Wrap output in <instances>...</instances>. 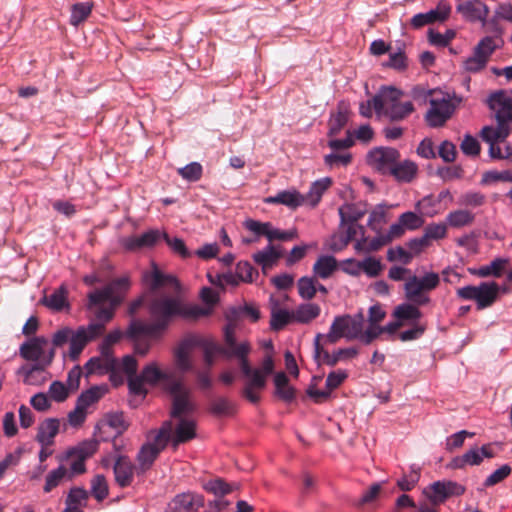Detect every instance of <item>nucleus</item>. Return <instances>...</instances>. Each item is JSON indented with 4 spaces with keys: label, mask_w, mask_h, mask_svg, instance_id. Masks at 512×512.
Here are the masks:
<instances>
[{
    "label": "nucleus",
    "mask_w": 512,
    "mask_h": 512,
    "mask_svg": "<svg viewBox=\"0 0 512 512\" xmlns=\"http://www.w3.org/2000/svg\"><path fill=\"white\" fill-rule=\"evenodd\" d=\"M142 280L152 293L148 303V311L152 322L146 323L134 320L129 326V334H148L154 338H160L175 317L184 319H198L210 313V308H203L196 304H185L179 297L161 293V290L169 289L178 291L180 284L170 274H164L155 263L149 271L142 274Z\"/></svg>",
    "instance_id": "nucleus-1"
},
{
    "label": "nucleus",
    "mask_w": 512,
    "mask_h": 512,
    "mask_svg": "<svg viewBox=\"0 0 512 512\" xmlns=\"http://www.w3.org/2000/svg\"><path fill=\"white\" fill-rule=\"evenodd\" d=\"M129 287V277L123 276L113 280L103 289L91 292L88 296V308L99 306L95 311L96 321L79 326L77 329L68 326L58 329L52 335L54 346H64L69 343L66 355L76 361L86 345L104 333L106 324L112 320L116 307L123 301Z\"/></svg>",
    "instance_id": "nucleus-2"
},
{
    "label": "nucleus",
    "mask_w": 512,
    "mask_h": 512,
    "mask_svg": "<svg viewBox=\"0 0 512 512\" xmlns=\"http://www.w3.org/2000/svg\"><path fill=\"white\" fill-rule=\"evenodd\" d=\"M487 103L494 112L497 125L484 126L480 137L486 143L503 142L512 131V98L503 91H497L489 96Z\"/></svg>",
    "instance_id": "nucleus-3"
},
{
    "label": "nucleus",
    "mask_w": 512,
    "mask_h": 512,
    "mask_svg": "<svg viewBox=\"0 0 512 512\" xmlns=\"http://www.w3.org/2000/svg\"><path fill=\"white\" fill-rule=\"evenodd\" d=\"M100 355L90 358L84 368L88 375L109 374V380L113 386L118 387L124 383L125 374L132 373L138 368V362L132 355H125L117 359L113 353L99 350Z\"/></svg>",
    "instance_id": "nucleus-4"
},
{
    "label": "nucleus",
    "mask_w": 512,
    "mask_h": 512,
    "mask_svg": "<svg viewBox=\"0 0 512 512\" xmlns=\"http://www.w3.org/2000/svg\"><path fill=\"white\" fill-rule=\"evenodd\" d=\"M403 92L393 86H383L373 97L374 111L378 116H386L391 121H401L413 111L412 102H400Z\"/></svg>",
    "instance_id": "nucleus-5"
},
{
    "label": "nucleus",
    "mask_w": 512,
    "mask_h": 512,
    "mask_svg": "<svg viewBox=\"0 0 512 512\" xmlns=\"http://www.w3.org/2000/svg\"><path fill=\"white\" fill-rule=\"evenodd\" d=\"M365 318L362 312L354 315L336 316L327 334H323L324 341L328 344H335L341 338L348 341L356 340L364 328Z\"/></svg>",
    "instance_id": "nucleus-6"
},
{
    "label": "nucleus",
    "mask_w": 512,
    "mask_h": 512,
    "mask_svg": "<svg viewBox=\"0 0 512 512\" xmlns=\"http://www.w3.org/2000/svg\"><path fill=\"white\" fill-rule=\"evenodd\" d=\"M137 368L132 373H126L129 392L145 397L148 393L146 385L156 386L160 381L168 380V374L161 370L156 362L145 365L139 374Z\"/></svg>",
    "instance_id": "nucleus-7"
},
{
    "label": "nucleus",
    "mask_w": 512,
    "mask_h": 512,
    "mask_svg": "<svg viewBox=\"0 0 512 512\" xmlns=\"http://www.w3.org/2000/svg\"><path fill=\"white\" fill-rule=\"evenodd\" d=\"M440 284V276L435 272L425 273L418 277L413 275L404 285L405 297L416 305H425L430 302L428 292L436 289Z\"/></svg>",
    "instance_id": "nucleus-8"
},
{
    "label": "nucleus",
    "mask_w": 512,
    "mask_h": 512,
    "mask_svg": "<svg viewBox=\"0 0 512 512\" xmlns=\"http://www.w3.org/2000/svg\"><path fill=\"white\" fill-rule=\"evenodd\" d=\"M170 432L171 421H166L155 435L154 441L152 443H146L141 447L137 454V473H144L150 469L159 453L166 447L167 443L169 442Z\"/></svg>",
    "instance_id": "nucleus-9"
},
{
    "label": "nucleus",
    "mask_w": 512,
    "mask_h": 512,
    "mask_svg": "<svg viewBox=\"0 0 512 512\" xmlns=\"http://www.w3.org/2000/svg\"><path fill=\"white\" fill-rule=\"evenodd\" d=\"M430 108L425 115V120L430 127L443 126L455 111L456 104L453 103L449 93L442 90L436 91L429 99Z\"/></svg>",
    "instance_id": "nucleus-10"
},
{
    "label": "nucleus",
    "mask_w": 512,
    "mask_h": 512,
    "mask_svg": "<svg viewBox=\"0 0 512 512\" xmlns=\"http://www.w3.org/2000/svg\"><path fill=\"white\" fill-rule=\"evenodd\" d=\"M49 347L47 338L43 336L33 337L24 342L19 348L20 356L27 361H34L41 366H49L55 357V348Z\"/></svg>",
    "instance_id": "nucleus-11"
},
{
    "label": "nucleus",
    "mask_w": 512,
    "mask_h": 512,
    "mask_svg": "<svg viewBox=\"0 0 512 512\" xmlns=\"http://www.w3.org/2000/svg\"><path fill=\"white\" fill-rule=\"evenodd\" d=\"M500 291L499 285L492 282H482L478 286H464L457 290V296L464 300H474L477 309L490 307L497 299Z\"/></svg>",
    "instance_id": "nucleus-12"
},
{
    "label": "nucleus",
    "mask_w": 512,
    "mask_h": 512,
    "mask_svg": "<svg viewBox=\"0 0 512 512\" xmlns=\"http://www.w3.org/2000/svg\"><path fill=\"white\" fill-rule=\"evenodd\" d=\"M166 390L172 396L171 416L173 418H187L194 412L196 406L192 400L191 392L180 381H171Z\"/></svg>",
    "instance_id": "nucleus-13"
},
{
    "label": "nucleus",
    "mask_w": 512,
    "mask_h": 512,
    "mask_svg": "<svg viewBox=\"0 0 512 512\" xmlns=\"http://www.w3.org/2000/svg\"><path fill=\"white\" fill-rule=\"evenodd\" d=\"M98 450V441L85 440L67 450L65 458L70 460L69 473L74 475L83 474L86 471L85 462Z\"/></svg>",
    "instance_id": "nucleus-14"
},
{
    "label": "nucleus",
    "mask_w": 512,
    "mask_h": 512,
    "mask_svg": "<svg viewBox=\"0 0 512 512\" xmlns=\"http://www.w3.org/2000/svg\"><path fill=\"white\" fill-rule=\"evenodd\" d=\"M240 370L245 377V384L242 390V395L249 402L256 404L260 401V393L265 389L267 379L264 375L254 368L249 363H243Z\"/></svg>",
    "instance_id": "nucleus-15"
},
{
    "label": "nucleus",
    "mask_w": 512,
    "mask_h": 512,
    "mask_svg": "<svg viewBox=\"0 0 512 512\" xmlns=\"http://www.w3.org/2000/svg\"><path fill=\"white\" fill-rule=\"evenodd\" d=\"M400 153L395 148L377 147L369 151L366 160L368 165L383 175H389Z\"/></svg>",
    "instance_id": "nucleus-16"
},
{
    "label": "nucleus",
    "mask_w": 512,
    "mask_h": 512,
    "mask_svg": "<svg viewBox=\"0 0 512 512\" xmlns=\"http://www.w3.org/2000/svg\"><path fill=\"white\" fill-rule=\"evenodd\" d=\"M251 351V346L248 342H237L234 335V327L228 325L224 331V346H222V355L226 358H235L242 367L243 363H249L248 355Z\"/></svg>",
    "instance_id": "nucleus-17"
},
{
    "label": "nucleus",
    "mask_w": 512,
    "mask_h": 512,
    "mask_svg": "<svg viewBox=\"0 0 512 512\" xmlns=\"http://www.w3.org/2000/svg\"><path fill=\"white\" fill-rule=\"evenodd\" d=\"M424 495L434 504H440L452 496H459L464 493V487L457 482L444 480L436 481L427 486Z\"/></svg>",
    "instance_id": "nucleus-18"
},
{
    "label": "nucleus",
    "mask_w": 512,
    "mask_h": 512,
    "mask_svg": "<svg viewBox=\"0 0 512 512\" xmlns=\"http://www.w3.org/2000/svg\"><path fill=\"white\" fill-rule=\"evenodd\" d=\"M324 340L323 334L318 333L314 338V359L318 365L326 364L328 366H335L343 358H352L358 354L355 348H342L330 354L324 350L321 345V340Z\"/></svg>",
    "instance_id": "nucleus-19"
},
{
    "label": "nucleus",
    "mask_w": 512,
    "mask_h": 512,
    "mask_svg": "<svg viewBox=\"0 0 512 512\" xmlns=\"http://www.w3.org/2000/svg\"><path fill=\"white\" fill-rule=\"evenodd\" d=\"M495 455L491 444H485L481 447H473L463 455L454 457L449 467L453 469H463L466 466L480 465L485 458H493Z\"/></svg>",
    "instance_id": "nucleus-20"
},
{
    "label": "nucleus",
    "mask_w": 512,
    "mask_h": 512,
    "mask_svg": "<svg viewBox=\"0 0 512 512\" xmlns=\"http://www.w3.org/2000/svg\"><path fill=\"white\" fill-rule=\"evenodd\" d=\"M244 226L256 235H264L269 241L281 240L287 241L297 238V230L291 229L288 231H281L274 228L269 222H259L256 220L248 219L245 221Z\"/></svg>",
    "instance_id": "nucleus-21"
},
{
    "label": "nucleus",
    "mask_w": 512,
    "mask_h": 512,
    "mask_svg": "<svg viewBox=\"0 0 512 512\" xmlns=\"http://www.w3.org/2000/svg\"><path fill=\"white\" fill-rule=\"evenodd\" d=\"M456 11L467 22H480L483 26L489 23V7L482 0H466L456 6Z\"/></svg>",
    "instance_id": "nucleus-22"
},
{
    "label": "nucleus",
    "mask_w": 512,
    "mask_h": 512,
    "mask_svg": "<svg viewBox=\"0 0 512 512\" xmlns=\"http://www.w3.org/2000/svg\"><path fill=\"white\" fill-rule=\"evenodd\" d=\"M450 13L451 5L447 1H440L435 9L414 15L411 19V26L419 29L434 22H443L448 19Z\"/></svg>",
    "instance_id": "nucleus-23"
},
{
    "label": "nucleus",
    "mask_w": 512,
    "mask_h": 512,
    "mask_svg": "<svg viewBox=\"0 0 512 512\" xmlns=\"http://www.w3.org/2000/svg\"><path fill=\"white\" fill-rule=\"evenodd\" d=\"M204 507V497L194 492L177 494L169 503L170 512H197Z\"/></svg>",
    "instance_id": "nucleus-24"
},
{
    "label": "nucleus",
    "mask_w": 512,
    "mask_h": 512,
    "mask_svg": "<svg viewBox=\"0 0 512 512\" xmlns=\"http://www.w3.org/2000/svg\"><path fill=\"white\" fill-rule=\"evenodd\" d=\"M161 238H163V232L152 229L138 236L134 235L123 238L121 244L128 251H137L153 247Z\"/></svg>",
    "instance_id": "nucleus-25"
},
{
    "label": "nucleus",
    "mask_w": 512,
    "mask_h": 512,
    "mask_svg": "<svg viewBox=\"0 0 512 512\" xmlns=\"http://www.w3.org/2000/svg\"><path fill=\"white\" fill-rule=\"evenodd\" d=\"M178 422L173 431L171 424L170 439L174 448L179 444L190 441L196 437V423L190 418H177Z\"/></svg>",
    "instance_id": "nucleus-26"
},
{
    "label": "nucleus",
    "mask_w": 512,
    "mask_h": 512,
    "mask_svg": "<svg viewBox=\"0 0 512 512\" xmlns=\"http://www.w3.org/2000/svg\"><path fill=\"white\" fill-rule=\"evenodd\" d=\"M364 233V227L357 223L346 222L344 226L340 223L339 232L333 236L330 247L333 251H340L345 248L358 234L363 237Z\"/></svg>",
    "instance_id": "nucleus-27"
},
{
    "label": "nucleus",
    "mask_w": 512,
    "mask_h": 512,
    "mask_svg": "<svg viewBox=\"0 0 512 512\" xmlns=\"http://www.w3.org/2000/svg\"><path fill=\"white\" fill-rule=\"evenodd\" d=\"M59 430L60 420L57 418H47L39 424L36 440L41 446H51Z\"/></svg>",
    "instance_id": "nucleus-28"
},
{
    "label": "nucleus",
    "mask_w": 512,
    "mask_h": 512,
    "mask_svg": "<svg viewBox=\"0 0 512 512\" xmlns=\"http://www.w3.org/2000/svg\"><path fill=\"white\" fill-rule=\"evenodd\" d=\"M418 174V166L410 160L396 161L394 167L390 172L392 176L399 183H411Z\"/></svg>",
    "instance_id": "nucleus-29"
},
{
    "label": "nucleus",
    "mask_w": 512,
    "mask_h": 512,
    "mask_svg": "<svg viewBox=\"0 0 512 512\" xmlns=\"http://www.w3.org/2000/svg\"><path fill=\"white\" fill-rule=\"evenodd\" d=\"M280 246L269 244L264 249L253 254V260L260 265L264 272L272 268L282 256Z\"/></svg>",
    "instance_id": "nucleus-30"
},
{
    "label": "nucleus",
    "mask_w": 512,
    "mask_h": 512,
    "mask_svg": "<svg viewBox=\"0 0 512 512\" xmlns=\"http://www.w3.org/2000/svg\"><path fill=\"white\" fill-rule=\"evenodd\" d=\"M135 469L136 468L127 457H118L114 464V474L116 483L120 487L129 486L132 483L133 473Z\"/></svg>",
    "instance_id": "nucleus-31"
},
{
    "label": "nucleus",
    "mask_w": 512,
    "mask_h": 512,
    "mask_svg": "<svg viewBox=\"0 0 512 512\" xmlns=\"http://www.w3.org/2000/svg\"><path fill=\"white\" fill-rule=\"evenodd\" d=\"M265 202L269 204H282L291 209H296L305 203V197L295 189H292L280 191L275 196L266 198Z\"/></svg>",
    "instance_id": "nucleus-32"
},
{
    "label": "nucleus",
    "mask_w": 512,
    "mask_h": 512,
    "mask_svg": "<svg viewBox=\"0 0 512 512\" xmlns=\"http://www.w3.org/2000/svg\"><path fill=\"white\" fill-rule=\"evenodd\" d=\"M271 308V320L270 327L274 331L283 329L288 323L294 322L293 311L286 309H280L278 302L273 297L270 298Z\"/></svg>",
    "instance_id": "nucleus-33"
},
{
    "label": "nucleus",
    "mask_w": 512,
    "mask_h": 512,
    "mask_svg": "<svg viewBox=\"0 0 512 512\" xmlns=\"http://www.w3.org/2000/svg\"><path fill=\"white\" fill-rule=\"evenodd\" d=\"M349 104L341 101L337 105V111L331 114L329 119V135H337L341 129L347 124L349 119Z\"/></svg>",
    "instance_id": "nucleus-34"
},
{
    "label": "nucleus",
    "mask_w": 512,
    "mask_h": 512,
    "mask_svg": "<svg viewBox=\"0 0 512 512\" xmlns=\"http://www.w3.org/2000/svg\"><path fill=\"white\" fill-rule=\"evenodd\" d=\"M509 264L508 258L498 257L492 260L489 264L479 267L473 271L474 275L479 277H496L499 278L503 275Z\"/></svg>",
    "instance_id": "nucleus-35"
},
{
    "label": "nucleus",
    "mask_w": 512,
    "mask_h": 512,
    "mask_svg": "<svg viewBox=\"0 0 512 512\" xmlns=\"http://www.w3.org/2000/svg\"><path fill=\"white\" fill-rule=\"evenodd\" d=\"M108 390V386L105 384L93 386L80 394L77 398L76 404L87 411L88 408L97 403L108 392Z\"/></svg>",
    "instance_id": "nucleus-36"
},
{
    "label": "nucleus",
    "mask_w": 512,
    "mask_h": 512,
    "mask_svg": "<svg viewBox=\"0 0 512 512\" xmlns=\"http://www.w3.org/2000/svg\"><path fill=\"white\" fill-rule=\"evenodd\" d=\"M46 366L34 364L33 366H22L18 370L19 375H23L24 383L27 385H42L46 381V373L44 371Z\"/></svg>",
    "instance_id": "nucleus-37"
},
{
    "label": "nucleus",
    "mask_w": 512,
    "mask_h": 512,
    "mask_svg": "<svg viewBox=\"0 0 512 512\" xmlns=\"http://www.w3.org/2000/svg\"><path fill=\"white\" fill-rule=\"evenodd\" d=\"M321 313V308L316 303H303L293 310L294 322L308 324Z\"/></svg>",
    "instance_id": "nucleus-38"
},
{
    "label": "nucleus",
    "mask_w": 512,
    "mask_h": 512,
    "mask_svg": "<svg viewBox=\"0 0 512 512\" xmlns=\"http://www.w3.org/2000/svg\"><path fill=\"white\" fill-rule=\"evenodd\" d=\"M388 243L389 242L387 241L384 234H378L372 239L363 236L356 240L354 249L358 254H367L379 250L381 247L387 245Z\"/></svg>",
    "instance_id": "nucleus-39"
},
{
    "label": "nucleus",
    "mask_w": 512,
    "mask_h": 512,
    "mask_svg": "<svg viewBox=\"0 0 512 512\" xmlns=\"http://www.w3.org/2000/svg\"><path fill=\"white\" fill-rule=\"evenodd\" d=\"M415 208L421 215L433 217L444 211L447 208V206L439 204L435 198V195L430 194L420 199L415 204Z\"/></svg>",
    "instance_id": "nucleus-40"
},
{
    "label": "nucleus",
    "mask_w": 512,
    "mask_h": 512,
    "mask_svg": "<svg viewBox=\"0 0 512 512\" xmlns=\"http://www.w3.org/2000/svg\"><path fill=\"white\" fill-rule=\"evenodd\" d=\"M337 269V260L330 255H322L313 265L314 275L321 279L329 278Z\"/></svg>",
    "instance_id": "nucleus-41"
},
{
    "label": "nucleus",
    "mask_w": 512,
    "mask_h": 512,
    "mask_svg": "<svg viewBox=\"0 0 512 512\" xmlns=\"http://www.w3.org/2000/svg\"><path fill=\"white\" fill-rule=\"evenodd\" d=\"M332 181L326 177L312 183L305 197V203L315 207L321 200L323 193L330 187Z\"/></svg>",
    "instance_id": "nucleus-42"
},
{
    "label": "nucleus",
    "mask_w": 512,
    "mask_h": 512,
    "mask_svg": "<svg viewBox=\"0 0 512 512\" xmlns=\"http://www.w3.org/2000/svg\"><path fill=\"white\" fill-rule=\"evenodd\" d=\"M72 478L73 476L69 473L66 467L64 465H60L47 474L43 490L45 493H49L59 486L63 480H71Z\"/></svg>",
    "instance_id": "nucleus-43"
},
{
    "label": "nucleus",
    "mask_w": 512,
    "mask_h": 512,
    "mask_svg": "<svg viewBox=\"0 0 512 512\" xmlns=\"http://www.w3.org/2000/svg\"><path fill=\"white\" fill-rule=\"evenodd\" d=\"M88 499V492L79 487L72 488L66 498V508L63 512H77Z\"/></svg>",
    "instance_id": "nucleus-44"
},
{
    "label": "nucleus",
    "mask_w": 512,
    "mask_h": 512,
    "mask_svg": "<svg viewBox=\"0 0 512 512\" xmlns=\"http://www.w3.org/2000/svg\"><path fill=\"white\" fill-rule=\"evenodd\" d=\"M502 43L503 40L499 36H485L475 46L474 51L488 61L490 56L502 45Z\"/></svg>",
    "instance_id": "nucleus-45"
},
{
    "label": "nucleus",
    "mask_w": 512,
    "mask_h": 512,
    "mask_svg": "<svg viewBox=\"0 0 512 512\" xmlns=\"http://www.w3.org/2000/svg\"><path fill=\"white\" fill-rule=\"evenodd\" d=\"M475 215L469 210L458 209L451 211L446 216L447 225L453 228L468 226L474 222Z\"/></svg>",
    "instance_id": "nucleus-46"
},
{
    "label": "nucleus",
    "mask_w": 512,
    "mask_h": 512,
    "mask_svg": "<svg viewBox=\"0 0 512 512\" xmlns=\"http://www.w3.org/2000/svg\"><path fill=\"white\" fill-rule=\"evenodd\" d=\"M289 380L284 372H278L274 376V384L276 389V395L286 402H290L294 399V390L289 385Z\"/></svg>",
    "instance_id": "nucleus-47"
},
{
    "label": "nucleus",
    "mask_w": 512,
    "mask_h": 512,
    "mask_svg": "<svg viewBox=\"0 0 512 512\" xmlns=\"http://www.w3.org/2000/svg\"><path fill=\"white\" fill-rule=\"evenodd\" d=\"M42 302L53 311H61L64 307L68 306L66 288L63 285L60 286L51 295L45 296Z\"/></svg>",
    "instance_id": "nucleus-48"
},
{
    "label": "nucleus",
    "mask_w": 512,
    "mask_h": 512,
    "mask_svg": "<svg viewBox=\"0 0 512 512\" xmlns=\"http://www.w3.org/2000/svg\"><path fill=\"white\" fill-rule=\"evenodd\" d=\"M393 316L403 324L405 321H416L420 319L422 313L416 304L403 303L394 309Z\"/></svg>",
    "instance_id": "nucleus-49"
},
{
    "label": "nucleus",
    "mask_w": 512,
    "mask_h": 512,
    "mask_svg": "<svg viewBox=\"0 0 512 512\" xmlns=\"http://www.w3.org/2000/svg\"><path fill=\"white\" fill-rule=\"evenodd\" d=\"M338 212L342 226L346 222L357 223L366 213L364 209L355 204H344L339 208Z\"/></svg>",
    "instance_id": "nucleus-50"
},
{
    "label": "nucleus",
    "mask_w": 512,
    "mask_h": 512,
    "mask_svg": "<svg viewBox=\"0 0 512 512\" xmlns=\"http://www.w3.org/2000/svg\"><path fill=\"white\" fill-rule=\"evenodd\" d=\"M204 490L215 495L216 497H222L232 492L236 486L227 483L221 478L211 479L203 484Z\"/></svg>",
    "instance_id": "nucleus-51"
},
{
    "label": "nucleus",
    "mask_w": 512,
    "mask_h": 512,
    "mask_svg": "<svg viewBox=\"0 0 512 512\" xmlns=\"http://www.w3.org/2000/svg\"><path fill=\"white\" fill-rule=\"evenodd\" d=\"M386 221V207L379 204L370 212L367 225L371 230L379 233Z\"/></svg>",
    "instance_id": "nucleus-52"
},
{
    "label": "nucleus",
    "mask_w": 512,
    "mask_h": 512,
    "mask_svg": "<svg viewBox=\"0 0 512 512\" xmlns=\"http://www.w3.org/2000/svg\"><path fill=\"white\" fill-rule=\"evenodd\" d=\"M352 161V154L348 151L344 152H335L333 151L330 154H327L324 157V163L330 169L346 167Z\"/></svg>",
    "instance_id": "nucleus-53"
},
{
    "label": "nucleus",
    "mask_w": 512,
    "mask_h": 512,
    "mask_svg": "<svg viewBox=\"0 0 512 512\" xmlns=\"http://www.w3.org/2000/svg\"><path fill=\"white\" fill-rule=\"evenodd\" d=\"M500 21H507L512 23V3L499 2L494 9V14L490 18L489 23L496 27Z\"/></svg>",
    "instance_id": "nucleus-54"
},
{
    "label": "nucleus",
    "mask_w": 512,
    "mask_h": 512,
    "mask_svg": "<svg viewBox=\"0 0 512 512\" xmlns=\"http://www.w3.org/2000/svg\"><path fill=\"white\" fill-rule=\"evenodd\" d=\"M210 411L216 416L232 415L235 411V405L225 397H218L210 404Z\"/></svg>",
    "instance_id": "nucleus-55"
},
{
    "label": "nucleus",
    "mask_w": 512,
    "mask_h": 512,
    "mask_svg": "<svg viewBox=\"0 0 512 512\" xmlns=\"http://www.w3.org/2000/svg\"><path fill=\"white\" fill-rule=\"evenodd\" d=\"M191 346L192 340H185L179 345L178 349L176 350V362L178 367L183 371H187L192 368L191 361L189 358Z\"/></svg>",
    "instance_id": "nucleus-56"
},
{
    "label": "nucleus",
    "mask_w": 512,
    "mask_h": 512,
    "mask_svg": "<svg viewBox=\"0 0 512 512\" xmlns=\"http://www.w3.org/2000/svg\"><path fill=\"white\" fill-rule=\"evenodd\" d=\"M90 490H91L92 495L98 501H102L103 499H105L107 497L108 491H109L106 478L101 474L94 476L91 480Z\"/></svg>",
    "instance_id": "nucleus-57"
},
{
    "label": "nucleus",
    "mask_w": 512,
    "mask_h": 512,
    "mask_svg": "<svg viewBox=\"0 0 512 512\" xmlns=\"http://www.w3.org/2000/svg\"><path fill=\"white\" fill-rule=\"evenodd\" d=\"M401 224L406 230L414 231L419 229L424 224L423 215L417 214L412 211L402 213L399 217Z\"/></svg>",
    "instance_id": "nucleus-58"
},
{
    "label": "nucleus",
    "mask_w": 512,
    "mask_h": 512,
    "mask_svg": "<svg viewBox=\"0 0 512 512\" xmlns=\"http://www.w3.org/2000/svg\"><path fill=\"white\" fill-rule=\"evenodd\" d=\"M423 234L430 243L432 241L441 240L447 235V224L430 223L424 228Z\"/></svg>",
    "instance_id": "nucleus-59"
},
{
    "label": "nucleus",
    "mask_w": 512,
    "mask_h": 512,
    "mask_svg": "<svg viewBox=\"0 0 512 512\" xmlns=\"http://www.w3.org/2000/svg\"><path fill=\"white\" fill-rule=\"evenodd\" d=\"M298 293L301 298L305 300H311L314 298L317 288L315 285V280L310 277H302L298 280Z\"/></svg>",
    "instance_id": "nucleus-60"
},
{
    "label": "nucleus",
    "mask_w": 512,
    "mask_h": 512,
    "mask_svg": "<svg viewBox=\"0 0 512 512\" xmlns=\"http://www.w3.org/2000/svg\"><path fill=\"white\" fill-rule=\"evenodd\" d=\"M91 13V5L89 3L74 4L71 10L70 23L77 26L83 22Z\"/></svg>",
    "instance_id": "nucleus-61"
},
{
    "label": "nucleus",
    "mask_w": 512,
    "mask_h": 512,
    "mask_svg": "<svg viewBox=\"0 0 512 512\" xmlns=\"http://www.w3.org/2000/svg\"><path fill=\"white\" fill-rule=\"evenodd\" d=\"M179 175L187 181H198L202 176V166L198 162H191L178 169Z\"/></svg>",
    "instance_id": "nucleus-62"
},
{
    "label": "nucleus",
    "mask_w": 512,
    "mask_h": 512,
    "mask_svg": "<svg viewBox=\"0 0 512 512\" xmlns=\"http://www.w3.org/2000/svg\"><path fill=\"white\" fill-rule=\"evenodd\" d=\"M412 259V253L401 246L390 248L387 251V260L390 262H401L402 264H409Z\"/></svg>",
    "instance_id": "nucleus-63"
},
{
    "label": "nucleus",
    "mask_w": 512,
    "mask_h": 512,
    "mask_svg": "<svg viewBox=\"0 0 512 512\" xmlns=\"http://www.w3.org/2000/svg\"><path fill=\"white\" fill-rule=\"evenodd\" d=\"M70 392L71 390L60 381L52 382L48 390L49 397L55 402L65 401Z\"/></svg>",
    "instance_id": "nucleus-64"
}]
</instances>
